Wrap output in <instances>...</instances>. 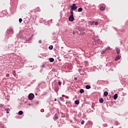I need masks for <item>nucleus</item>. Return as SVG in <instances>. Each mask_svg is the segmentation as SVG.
<instances>
[{"instance_id": "1", "label": "nucleus", "mask_w": 128, "mask_h": 128, "mask_svg": "<svg viewBox=\"0 0 128 128\" xmlns=\"http://www.w3.org/2000/svg\"><path fill=\"white\" fill-rule=\"evenodd\" d=\"M28 98L30 100H34V94L32 93L30 94L28 96Z\"/></svg>"}, {"instance_id": "2", "label": "nucleus", "mask_w": 128, "mask_h": 128, "mask_svg": "<svg viewBox=\"0 0 128 128\" xmlns=\"http://www.w3.org/2000/svg\"><path fill=\"white\" fill-rule=\"evenodd\" d=\"M76 6V4H72V6H70L71 10H76V8H78V6Z\"/></svg>"}, {"instance_id": "3", "label": "nucleus", "mask_w": 128, "mask_h": 128, "mask_svg": "<svg viewBox=\"0 0 128 128\" xmlns=\"http://www.w3.org/2000/svg\"><path fill=\"white\" fill-rule=\"evenodd\" d=\"M68 20L70 22H74V16L70 15L68 18Z\"/></svg>"}, {"instance_id": "4", "label": "nucleus", "mask_w": 128, "mask_h": 128, "mask_svg": "<svg viewBox=\"0 0 128 128\" xmlns=\"http://www.w3.org/2000/svg\"><path fill=\"white\" fill-rule=\"evenodd\" d=\"M120 58H122L120 55H118L114 59L115 62H117V60H120Z\"/></svg>"}, {"instance_id": "5", "label": "nucleus", "mask_w": 128, "mask_h": 128, "mask_svg": "<svg viewBox=\"0 0 128 128\" xmlns=\"http://www.w3.org/2000/svg\"><path fill=\"white\" fill-rule=\"evenodd\" d=\"M106 10V6L104 5H102L100 7V10L102 11H104Z\"/></svg>"}, {"instance_id": "6", "label": "nucleus", "mask_w": 128, "mask_h": 128, "mask_svg": "<svg viewBox=\"0 0 128 128\" xmlns=\"http://www.w3.org/2000/svg\"><path fill=\"white\" fill-rule=\"evenodd\" d=\"M58 118V115L55 114L54 116V120H56Z\"/></svg>"}, {"instance_id": "7", "label": "nucleus", "mask_w": 128, "mask_h": 128, "mask_svg": "<svg viewBox=\"0 0 128 128\" xmlns=\"http://www.w3.org/2000/svg\"><path fill=\"white\" fill-rule=\"evenodd\" d=\"M116 52L117 54H120V50L118 48H116Z\"/></svg>"}, {"instance_id": "8", "label": "nucleus", "mask_w": 128, "mask_h": 128, "mask_svg": "<svg viewBox=\"0 0 128 128\" xmlns=\"http://www.w3.org/2000/svg\"><path fill=\"white\" fill-rule=\"evenodd\" d=\"M49 61L50 62H54V58H50Z\"/></svg>"}, {"instance_id": "9", "label": "nucleus", "mask_w": 128, "mask_h": 128, "mask_svg": "<svg viewBox=\"0 0 128 128\" xmlns=\"http://www.w3.org/2000/svg\"><path fill=\"white\" fill-rule=\"evenodd\" d=\"M108 92H104V95L105 96H108Z\"/></svg>"}, {"instance_id": "10", "label": "nucleus", "mask_w": 128, "mask_h": 128, "mask_svg": "<svg viewBox=\"0 0 128 128\" xmlns=\"http://www.w3.org/2000/svg\"><path fill=\"white\" fill-rule=\"evenodd\" d=\"M99 102H100V104H102V102H104V99L102 98H100Z\"/></svg>"}, {"instance_id": "11", "label": "nucleus", "mask_w": 128, "mask_h": 128, "mask_svg": "<svg viewBox=\"0 0 128 128\" xmlns=\"http://www.w3.org/2000/svg\"><path fill=\"white\" fill-rule=\"evenodd\" d=\"M89 24L92 26V25L94 24V21L89 22Z\"/></svg>"}, {"instance_id": "12", "label": "nucleus", "mask_w": 128, "mask_h": 128, "mask_svg": "<svg viewBox=\"0 0 128 128\" xmlns=\"http://www.w3.org/2000/svg\"><path fill=\"white\" fill-rule=\"evenodd\" d=\"M79 92L80 94H84V89H80Z\"/></svg>"}, {"instance_id": "13", "label": "nucleus", "mask_w": 128, "mask_h": 128, "mask_svg": "<svg viewBox=\"0 0 128 128\" xmlns=\"http://www.w3.org/2000/svg\"><path fill=\"white\" fill-rule=\"evenodd\" d=\"M116 98H118V94H116L114 96V100H116Z\"/></svg>"}, {"instance_id": "14", "label": "nucleus", "mask_w": 128, "mask_h": 128, "mask_svg": "<svg viewBox=\"0 0 128 128\" xmlns=\"http://www.w3.org/2000/svg\"><path fill=\"white\" fill-rule=\"evenodd\" d=\"M18 114L20 116H22V114H24V112L22 110H20V111L18 112Z\"/></svg>"}, {"instance_id": "15", "label": "nucleus", "mask_w": 128, "mask_h": 128, "mask_svg": "<svg viewBox=\"0 0 128 128\" xmlns=\"http://www.w3.org/2000/svg\"><path fill=\"white\" fill-rule=\"evenodd\" d=\"M70 13L71 14L70 16H74V10L72 9H70Z\"/></svg>"}, {"instance_id": "16", "label": "nucleus", "mask_w": 128, "mask_h": 128, "mask_svg": "<svg viewBox=\"0 0 128 128\" xmlns=\"http://www.w3.org/2000/svg\"><path fill=\"white\" fill-rule=\"evenodd\" d=\"M86 90H90V85H86Z\"/></svg>"}, {"instance_id": "17", "label": "nucleus", "mask_w": 128, "mask_h": 128, "mask_svg": "<svg viewBox=\"0 0 128 128\" xmlns=\"http://www.w3.org/2000/svg\"><path fill=\"white\" fill-rule=\"evenodd\" d=\"M48 48H49V50H52V48H54V46L50 45V46L48 47Z\"/></svg>"}, {"instance_id": "18", "label": "nucleus", "mask_w": 128, "mask_h": 128, "mask_svg": "<svg viewBox=\"0 0 128 128\" xmlns=\"http://www.w3.org/2000/svg\"><path fill=\"white\" fill-rule=\"evenodd\" d=\"M78 12H82V8H80L78 9Z\"/></svg>"}, {"instance_id": "19", "label": "nucleus", "mask_w": 128, "mask_h": 128, "mask_svg": "<svg viewBox=\"0 0 128 128\" xmlns=\"http://www.w3.org/2000/svg\"><path fill=\"white\" fill-rule=\"evenodd\" d=\"M75 104H80V101L78 100H75Z\"/></svg>"}, {"instance_id": "20", "label": "nucleus", "mask_w": 128, "mask_h": 128, "mask_svg": "<svg viewBox=\"0 0 128 128\" xmlns=\"http://www.w3.org/2000/svg\"><path fill=\"white\" fill-rule=\"evenodd\" d=\"M22 18H20L19 19V22H20V23H22Z\"/></svg>"}, {"instance_id": "21", "label": "nucleus", "mask_w": 128, "mask_h": 128, "mask_svg": "<svg viewBox=\"0 0 128 128\" xmlns=\"http://www.w3.org/2000/svg\"><path fill=\"white\" fill-rule=\"evenodd\" d=\"M5 110H6V114H9L10 113V112H8V109H5Z\"/></svg>"}, {"instance_id": "22", "label": "nucleus", "mask_w": 128, "mask_h": 128, "mask_svg": "<svg viewBox=\"0 0 128 128\" xmlns=\"http://www.w3.org/2000/svg\"><path fill=\"white\" fill-rule=\"evenodd\" d=\"M94 24L95 25V26H98V22H94Z\"/></svg>"}, {"instance_id": "23", "label": "nucleus", "mask_w": 128, "mask_h": 128, "mask_svg": "<svg viewBox=\"0 0 128 128\" xmlns=\"http://www.w3.org/2000/svg\"><path fill=\"white\" fill-rule=\"evenodd\" d=\"M115 124H116V126H118V122H115Z\"/></svg>"}, {"instance_id": "24", "label": "nucleus", "mask_w": 128, "mask_h": 128, "mask_svg": "<svg viewBox=\"0 0 128 128\" xmlns=\"http://www.w3.org/2000/svg\"><path fill=\"white\" fill-rule=\"evenodd\" d=\"M58 86H61L62 85V82H58Z\"/></svg>"}, {"instance_id": "25", "label": "nucleus", "mask_w": 128, "mask_h": 128, "mask_svg": "<svg viewBox=\"0 0 128 128\" xmlns=\"http://www.w3.org/2000/svg\"><path fill=\"white\" fill-rule=\"evenodd\" d=\"M84 124V120H82L81 122V124Z\"/></svg>"}, {"instance_id": "26", "label": "nucleus", "mask_w": 128, "mask_h": 128, "mask_svg": "<svg viewBox=\"0 0 128 128\" xmlns=\"http://www.w3.org/2000/svg\"><path fill=\"white\" fill-rule=\"evenodd\" d=\"M60 100H64V98L60 97Z\"/></svg>"}, {"instance_id": "27", "label": "nucleus", "mask_w": 128, "mask_h": 128, "mask_svg": "<svg viewBox=\"0 0 128 128\" xmlns=\"http://www.w3.org/2000/svg\"><path fill=\"white\" fill-rule=\"evenodd\" d=\"M80 30V32H83V30H84V29H80V30Z\"/></svg>"}, {"instance_id": "28", "label": "nucleus", "mask_w": 128, "mask_h": 128, "mask_svg": "<svg viewBox=\"0 0 128 128\" xmlns=\"http://www.w3.org/2000/svg\"><path fill=\"white\" fill-rule=\"evenodd\" d=\"M38 42H39V44H42V40H40L38 41Z\"/></svg>"}, {"instance_id": "29", "label": "nucleus", "mask_w": 128, "mask_h": 128, "mask_svg": "<svg viewBox=\"0 0 128 128\" xmlns=\"http://www.w3.org/2000/svg\"><path fill=\"white\" fill-rule=\"evenodd\" d=\"M101 54H104V51L102 52H101Z\"/></svg>"}, {"instance_id": "30", "label": "nucleus", "mask_w": 128, "mask_h": 128, "mask_svg": "<svg viewBox=\"0 0 128 128\" xmlns=\"http://www.w3.org/2000/svg\"><path fill=\"white\" fill-rule=\"evenodd\" d=\"M108 48L110 50L112 49L110 48V47H108Z\"/></svg>"}, {"instance_id": "31", "label": "nucleus", "mask_w": 128, "mask_h": 128, "mask_svg": "<svg viewBox=\"0 0 128 128\" xmlns=\"http://www.w3.org/2000/svg\"><path fill=\"white\" fill-rule=\"evenodd\" d=\"M16 74V71L13 72V74Z\"/></svg>"}, {"instance_id": "32", "label": "nucleus", "mask_w": 128, "mask_h": 128, "mask_svg": "<svg viewBox=\"0 0 128 128\" xmlns=\"http://www.w3.org/2000/svg\"><path fill=\"white\" fill-rule=\"evenodd\" d=\"M74 80H78V78H74Z\"/></svg>"}, {"instance_id": "33", "label": "nucleus", "mask_w": 128, "mask_h": 128, "mask_svg": "<svg viewBox=\"0 0 128 128\" xmlns=\"http://www.w3.org/2000/svg\"><path fill=\"white\" fill-rule=\"evenodd\" d=\"M54 101H55V102H56V98H55V99H54Z\"/></svg>"}, {"instance_id": "34", "label": "nucleus", "mask_w": 128, "mask_h": 128, "mask_svg": "<svg viewBox=\"0 0 128 128\" xmlns=\"http://www.w3.org/2000/svg\"><path fill=\"white\" fill-rule=\"evenodd\" d=\"M110 128H114V126H112L110 127Z\"/></svg>"}, {"instance_id": "35", "label": "nucleus", "mask_w": 128, "mask_h": 128, "mask_svg": "<svg viewBox=\"0 0 128 128\" xmlns=\"http://www.w3.org/2000/svg\"><path fill=\"white\" fill-rule=\"evenodd\" d=\"M76 33L74 32H73V34H74Z\"/></svg>"}, {"instance_id": "36", "label": "nucleus", "mask_w": 128, "mask_h": 128, "mask_svg": "<svg viewBox=\"0 0 128 128\" xmlns=\"http://www.w3.org/2000/svg\"><path fill=\"white\" fill-rule=\"evenodd\" d=\"M37 104H38V102H37Z\"/></svg>"}]
</instances>
